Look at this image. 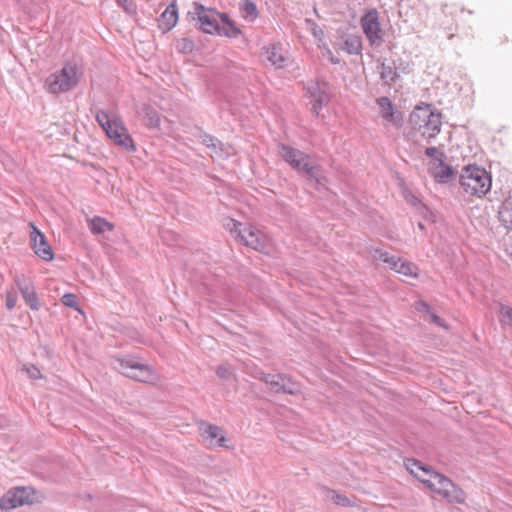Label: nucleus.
Masks as SVG:
<instances>
[{
	"label": "nucleus",
	"instance_id": "obj_1",
	"mask_svg": "<svg viewBox=\"0 0 512 512\" xmlns=\"http://www.w3.org/2000/svg\"><path fill=\"white\" fill-rule=\"evenodd\" d=\"M188 17L196 21L199 29L207 34H218L229 38H236L241 34V30L226 13L208 9L199 2L193 3V11L188 12Z\"/></svg>",
	"mask_w": 512,
	"mask_h": 512
},
{
	"label": "nucleus",
	"instance_id": "obj_2",
	"mask_svg": "<svg viewBox=\"0 0 512 512\" xmlns=\"http://www.w3.org/2000/svg\"><path fill=\"white\" fill-rule=\"evenodd\" d=\"M412 465L421 470L423 475H419L413 468H411V473L432 491L447 499L448 502L463 503L465 501L463 490L457 487L449 478L423 466L418 460H412Z\"/></svg>",
	"mask_w": 512,
	"mask_h": 512
},
{
	"label": "nucleus",
	"instance_id": "obj_3",
	"mask_svg": "<svg viewBox=\"0 0 512 512\" xmlns=\"http://www.w3.org/2000/svg\"><path fill=\"white\" fill-rule=\"evenodd\" d=\"M441 116L431 104L417 105L409 115L411 134H419L428 141L434 139L441 131Z\"/></svg>",
	"mask_w": 512,
	"mask_h": 512
},
{
	"label": "nucleus",
	"instance_id": "obj_4",
	"mask_svg": "<svg viewBox=\"0 0 512 512\" xmlns=\"http://www.w3.org/2000/svg\"><path fill=\"white\" fill-rule=\"evenodd\" d=\"M459 183L465 194L482 197L491 189V175L477 165H467L462 168Z\"/></svg>",
	"mask_w": 512,
	"mask_h": 512
},
{
	"label": "nucleus",
	"instance_id": "obj_5",
	"mask_svg": "<svg viewBox=\"0 0 512 512\" xmlns=\"http://www.w3.org/2000/svg\"><path fill=\"white\" fill-rule=\"evenodd\" d=\"M96 121L116 145L130 152L136 150L133 139L121 120L111 117L105 110H100L96 113Z\"/></svg>",
	"mask_w": 512,
	"mask_h": 512
},
{
	"label": "nucleus",
	"instance_id": "obj_6",
	"mask_svg": "<svg viewBox=\"0 0 512 512\" xmlns=\"http://www.w3.org/2000/svg\"><path fill=\"white\" fill-rule=\"evenodd\" d=\"M77 83V67L71 64H67L59 71L52 73L45 81V85L49 92L54 94L67 92L74 88Z\"/></svg>",
	"mask_w": 512,
	"mask_h": 512
},
{
	"label": "nucleus",
	"instance_id": "obj_7",
	"mask_svg": "<svg viewBox=\"0 0 512 512\" xmlns=\"http://www.w3.org/2000/svg\"><path fill=\"white\" fill-rule=\"evenodd\" d=\"M35 490L32 487L18 486L9 489L0 498L1 510H12L35 502Z\"/></svg>",
	"mask_w": 512,
	"mask_h": 512
},
{
	"label": "nucleus",
	"instance_id": "obj_8",
	"mask_svg": "<svg viewBox=\"0 0 512 512\" xmlns=\"http://www.w3.org/2000/svg\"><path fill=\"white\" fill-rule=\"evenodd\" d=\"M114 364L121 374L131 379L140 382H149L153 379L151 368L138 362L135 358H116Z\"/></svg>",
	"mask_w": 512,
	"mask_h": 512
},
{
	"label": "nucleus",
	"instance_id": "obj_9",
	"mask_svg": "<svg viewBox=\"0 0 512 512\" xmlns=\"http://www.w3.org/2000/svg\"><path fill=\"white\" fill-rule=\"evenodd\" d=\"M256 377L269 385L270 389L275 393H284L289 395H298L301 393L300 385L285 374H268L259 372Z\"/></svg>",
	"mask_w": 512,
	"mask_h": 512
},
{
	"label": "nucleus",
	"instance_id": "obj_10",
	"mask_svg": "<svg viewBox=\"0 0 512 512\" xmlns=\"http://www.w3.org/2000/svg\"><path fill=\"white\" fill-rule=\"evenodd\" d=\"M361 27L371 45L383 42V31L380 27L379 14L376 9H370L361 17Z\"/></svg>",
	"mask_w": 512,
	"mask_h": 512
},
{
	"label": "nucleus",
	"instance_id": "obj_11",
	"mask_svg": "<svg viewBox=\"0 0 512 512\" xmlns=\"http://www.w3.org/2000/svg\"><path fill=\"white\" fill-rule=\"evenodd\" d=\"M445 158V154L440 153L439 157L430 160L428 164L429 174L438 183H448L452 180H455L458 175L456 168L448 165L445 162Z\"/></svg>",
	"mask_w": 512,
	"mask_h": 512
},
{
	"label": "nucleus",
	"instance_id": "obj_12",
	"mask_svg": "<svg viewBox=\"0 0 512 512\" xmlns=\"http://www.w3.org/2000/svg\"><path fill=\"white\" fill-rule=\"evenodd\" d=\"M290 166L299 174L309 180H314L318 184H323L326 180L325 177L321 175L320 167L312 161L310 155L304 152H302L301 157H298Z\"/></svg>",
	"mask_w": 512,
	"mask_h": 512
},
{
	"label": "nucleus",
	"instance_id": "obj_13",
	"mask_svg": "<svg viewBox=\"0 0 512 512\" xmlns=\"http://www.w3.org/2000/svg\"><path fill=\"white\" fill-rule=\"evenodd\" d=\"M328 90L329 85L323 80H317L308 85L307 91L311 98L312 112L315 115H318L322 107L328 104L330 100Z\"/></svg>",
	"mask_w": 512,
	"mask_h": 512
},
{
	"label": "nucleus",
	"instance_id": "obj_14",
	"mask_svg": "<svg viewBox=\"0 0 512 512\" xmlns=\"http://www.w3.org/2000/svg\"><path fill=\"white\" fill-rule=\"evenodd\" d=\"M236 239L244 245L259 250L262 245L261 234L259 230L252 226H243L241 223H234V229L231 230Z\"/></svg>",
	"mask_w": 512,
	"mask_h": 512
},
{
	"label": "nucleus",
	"instance_id": "obj_15",
	"mask_svg": "<svg viewBox=\"0 0 512 512\" xmlns=\"http://www.w3.org/2000/svg\"><path fill=\"white\" fill-rule=\"evenodd\" d=\"M14 282L21 293L25 303L35 311L40 309L39 298L36 293L33 282L24 275H17Z\"/></svg>",
	"mask_w": 512,
	"mask_h": 512
},
{
	"label": "nucleus",
	"instance_id": "obj_16",
	"mask_svg": "<svg viewBox=\"0 0 512 512\" xmlns=\"http://www.w3.org/2000/svg\"><path fill=\"white\" fill-rule=\"evenodd\" d=\"M376 103L379 106V115L388 123L396 128H400L403 125V114L398 111L392 101L382 96L376 99Z\"/></svg>",
	"mask_w": 512,
	"mask_h": 512
},
{
	"label": "nucleus",
	"instance_id": "obj_17",
	"mask_svg": "<svg viewBox=\"0 0 512 512\" xmlns=\"http://www.w3.org/2000/svg\"><path fill=\"white\" fill-rule=\"evenodd\" d=\"M32 227L31 232V243L32 249L35 254L45 261H51L54 258V254L51 246L46 240V237L42 232H40L33 223L30 224Z\"/></svg>",
	"mask_w": 512,
	"mask_h": 512
},
{
	"label": "nucleus",
	"instance_id": "obj_18",
	"mask_svg": "<svg viewBox=\"0 0 512 512\" xmlns=\"http://www.w3.org/2000/svg\"><path fill=\"white\" fill-rule=\"evenodd\" d=\"M377 71L382 84L385 86L391 87L400 78L396 63L391 59H379Z\"/></svg>",
	"mask_w": 512,
	"mask_h": 512
},
{
	"label": "nucleus",
	"instance_id": "obj_19",
	"mask_svg": "<svg viewBox=\"0 0 512 512\" xmlns=\"http://www.w3.org/2000/svg\"><path fill=\"white\" fill-rule=\"evenodd\" d=\"M201 435L210 445L217 447H227L226 438L222 433V429L213 424H202L200 427Z\"/></svg>",
	"mask_w": 512,
	"mask_h": 512
},
{
	"label": "nucleus",
	"instance_id": "obj_20",
	"mask_svg": "<svg viewBox=\"0 0 512 512\" xmlns=\"http://www.w3.org/2000/svg\"><path fill=\"white\" fill-rule=\"evenodd\" d=\"M267 60L276 68H283L286 65L287 58L282 53L280 45L273 44L266 49Z\"/></svg>",
	"mask_w": 512,
	"mask_h": 512
},
{
	"label": "nucleus",
	"instance_id": "obj_21",
	"mask_svg": "<svg viewBox=\"0 0 512 512\" xmlns=\"http://www.w3.org/2000/svg\"><path fill=\"white\" fill-rule=\"evenodd\" d=\"M498 218L502 225L512 230V196L505 199L498 211Z\"/></svg>",
	"mask_w": 512,
	"mask_h": 512
},
{
	"label": "nucleus",
	"instance_id": "obj_22",
	"mask_svg": "<svg viewBox=\"0 0 512 512\" xmlns=\"http://www.w3.org/2000/svg\"><path fill=\"white\" fill-rule=\"evenodd\" d=\"M178 20V12L175 4H170L161 14V22L166 30L172 29Z\"/></svg>",
	"mask_w": 512,
	"mask_h": 512
},
{
	"label": "nucleus",
	"instance_id": "obj_23",
	"mask_svg": "<svg viewBox=\"0 0 512 512\" xmlns=\"http://www.w3.org/2000/svg\"><path fill=\"white\" fill-rule=\"evenodd\" d=\"M278 154L280 157L287 162L289 165H291L298 157H301L302 151L293 148L291 146H288L283 143H278Z\"/></svg>",
	"mask_w": 512,
	"mask_h": 512
},
{
	"label": "nucleus",
	"instance_id": "obj_24",
	"mask_svg": "<svg viewBox=\"0 0 512 512\" xmlns=\"http://www.w3.org/2000/svg\"><path fill=\"white\" fill-rule=\"evenodd\" d=\"M89 229L93 234H102L106 231H112L114 226L106 219L95 216L89 221Z\"/></svg>",
	"mask_w": 512,
	"mask_h": 512
},
{
	"label": "nucleus",
	"instance_id": "obj_25",
	"mask_svg": "<svg viewBox=\"0 0 512 512\" xmlns=\"http://www.w3.org/2000/svg\"><path fill=\"white\" fill-rule=\"evenodd\" d=\"M374 257L383 263L387 264V266L390 269L397 268V262H400V258L396 257L395 255H391L388 252L380 249V248H374Z\"/></svg>",
	"mask_w": 512,
	"mask_h": 512
},
{
	"label": "nucleus",
	"instance_id": "obj_26",
	"mask_svg": "<svg viewBox=\"0 0 512 512\" xmlns=\"http://www.w3.org/2000/svg\"><path fill=\"white\" fill-rule=\"evenodd\" d=\"M344 49L351 55H357L361 53L362 41L359 36H349L344 42Z\"/></svg>",
	"mask_w": 512,
	"mask_h": 512
},
{
	"label": "nucleus",
	"instance_id": "obj_27",
	"mask_svg": "<svg viewBox=\"0 0 512 512\" xmlns=\"http://www.w3.org/2000/svg\"><path fill=\"white\" fill-rule=\"evenodd\" d=\"M326 496L330 498L335 504L350 507L354 505V500L349 499L346 495L340 494L335 490L327 489Z\"/></svg>",
	"mask_w": 512,
	"mask_h": 512
},
{
	"label": "nucleus",
	"instance_id": "obj_28",
	"mask_svg": "<svg viewBox=\"0 0 512 512\" xmlns=\"http://www.w3.org/2000/svg\"><path fill=\"white\" fill-rule=\"evenodd\" d=\"M241 12L242 16L249 21L255 20L258 16L257 6L252 0H243Z\"/></svg>",
	"mask_w": 512,
	"mask_h": 512
},
{
	"label": "nucleus",
	"instance_id": "obj_29",
	"mask_svg": "<svg viewBox=\"0 0 512 512\" xmlns=\"http://www.w3.org/2000/svg\"><path fill=\"white\" fill-rule=\"evenodd\" d=\"M202 143L205 144L208 148H211L216 154H218V150L222 151V142L216 137L210 134L202 135Z\"/></svg>",
	"mask_w": 512,
	"mask_h": 512
},
{
	"label": "nucleus",
	"instance_id": "obj_30",
	"mask_svg": "<svg viewBox=\"0 0 512 512\" xmlns=\"http://www.w3.org/2000/svg\"><path fill=\"white\" fill-rule=\"evenodd\" d=\"M400 274L416 278L418 276V268L412 262L403 261L400 263Z\"/></svg>",
	"mask_w": 512,
	"mask_h": 512
},
{
	"label": "nucleus",
	"instance_id": "obj_31",
	"mask_svg": "<svg viewBox=\"0 0 512 512\" xmlns=\"http://www.w3.org/2000/svg\"><path fill=\"white\" fill-rule=\"evenodd\" d=\"M465 9L458 4H443L442 5V12L445 16H450L452 19H454L459 13H463Z\"/></svg>",
	"mask_w": 512,
	"mask_h": 512
},
{
	"label": "nucleus",
	"instance_id": "obj_32",
	"mask_svg": "<svg viewBox=\"0 0 512 512\" xmlns=\"http://www.w3.org/2000/svg\"><path fill=\"white\" fill-rule=\"evenodd\" d=\"M146 121L147 126L150 128H157L160 126V117L153 109L148 108L146 110Z\"/></svg>",
	"mask_w": 512,
	"mask_h": 512
},
{
	"label": "nucleus",
	"instance_id": "obj_33",
	"mask_svg": "<svg viewBox=\"0 0 512 512\" xmlns=\"http://www.w3.org/2000/svg\"><path fill=\"white\" fill-rule=\"evenodd\" d=\"M499 313L500 321L512 327V307L501 305Z\"/></svg>",
	"mask_w": 512,
	"mask_h": 512
},
{
	"label": "nucleus",
	"instance_id": "obj_34",
	"mask_svg": "<svg viewBox=\"0 0 512 512\" xmlns=\"http://www.w3.org/2000/svg\"><path fill=\"white\" fill-rule=\"evenodd\" d=\"M306 25L316 39L322 40L324 32L319 25H317L313 20L310 19H306Z\"/></svg>",
	"mask_w": 512,
	"mask_h": 512
},
{
	"label": "nucleus",
	"instance_id": "obj_35",
	"mask_svg": "<svg viewBox=\"0 0 512 512\" xmlns=\"http://www.w3.org/2000/svg\"><path fill=\"white\" fill-rule=\"evenodd\" d=\"M61 302L67 307L78 309L77 296L75 294L67 293L63 295Z\"/></svg>",
	"mask_w": 512,
	"mask_h": 512
},
{
	"label": "nucleus",
	"instance_id": "obj_36",
	"mask_svg": "<svg viewBox=\"0 0 512 512\" xmlns=\"http://www.w3.org/2000/svg\"><path fill=\"white\" fill-rule=\"evenodd\" d=\"M26 373L28 374L29 378L33 380H37L42 378L41 371L35 366V365H24L23 368Z\"/></svg>",
	"mask_w": 512,
	"mask_h": 512
},
{
	"label": "nucleus",
	"instance_id": "obj_37",
	"mask_svg": "<svg viewBox=\"0 0 512 512\" xmlns=\"http://www.w3.org/2000/svg\"><path fill=\"white\" fill-rule=\"evenodd\" d=\"M216 374L221 379H229L232 376V369L227 365H220L216 369Z\"/></svg>",
	"mask_w": 512,
	"mask_h": 512
},
{
	"label": "nucleus",
	"instance_id": "obj_38",
	"mask_svg": "<svg viewBox=\"0 0 512 512\" xmlns=\"http://www.w3.org/2000/svg\"><path fill=\"white\" fill-rule=\"evenodd\" d=\"M194 48V43L193 41L187 39V38H183L181 40V42L179 43V50L181 52H191Z\"/></svg>",
	"mask_w": 512,
	"mask_h": 512
},
{
	"label": "nucleus",
	"instance_id": "obj_39",
	"mask_svg": "<svg viewBox=\"0 0 512 512\" xmlns=\"http://www.w3.org/2000/svg\"><path fill=\"white\" fill-rule=\"evenodd\" d=\"M115 1L120 7H122L128 13H132L135 9L133 0H115Z\"/></svg>",
	"mask_w": 512,
	"mask_h": 512
},
{
	"label": "nucleus",
	"instance_id": "obj_40",
	"mask_svg": "<svg viewBox=\"0 0 512 512\" xmlns=\"http://www.w3.org/2000/svg\"><path fill=\"white\" fill-rule=\"evenodd\" d=\"M17 298L12 292L6 293V307L11 310L16 306Z\"/></svg>",
	"mask_w": 512,
	"mask_h": 512
},
{
	"label": "nucleus",
	"instance_id": "obj_41",
	"mask_svg": "<svg viewBox=\"0 0 512 512\" xmlns=\"http://www.w3.org/2000/svg\"><path fill=\"white\" fill-rule=\"evenodd\" d=\"M440 153H442V152L439 151V149L435 146L427 147L425 149V155L427 157L431 158V160L436 159V157H439Z\"/></svg>",
	"mask_w": 512,
	"mask_h": 512
},
{
	"label": "nucleus",
	"instance_id": "obj_42",
	"mask_svg": "<svg viewBox=\"0 0 512 512\" xmlns=\"http://www.w3.org/2000/svg\"><path fill=\"white\" fill-rule=\"evenodd\" d=\"M415 309L419 312H426V313L430 312L429 305L424 301H417L415 303Z\"/></svg>",
	"mask_w": 512,
	"mask_h": 512
},
{
	"label": "nucleus",
	"instance_id": "obj_43",
	"mask_svg": "<svg viewBox=\"0 0 512 512\" xmlns=\"http://www.w3.org/2000/svg\"><path fill=\"white\" fill-rule=\"evenodd\" d=\"M430 321L438 326H442V319L434 313H430Z\"/></svg>",
	"mask_w": 512,
	"mask_h": 512
},
{
	"label": "nucleus",
	"instance_id": "obj_44",
	"mask_svg": "<svg viewBox=\"0 0 512 512\" xmlns=\"http://www.w3.org/2000/svg\"><path fill=\"white\" fill-rule=\"evenodd\" d=\"M328 55L331 63L338 64L340 62V59L338 57H335L330 50H328Z\"/></svg>",
	"mask_w": 512,
	"mask_h": 512
},
{
	"label": "nucleus",
	"instance_id": "obj_45",
	"mask_svg": "<svg viewBox=\"0 0 512 512\" xmlns=\"http://www.w3.org/2000/svg\"><path fill=\"white\" fill-rule=\"evenodd\" d=\"M404 260H402L400 258V262H397V268L393 269L394 271H396L397 273H400V263L403 262Z\"/></svg>",
	"mask_w": 512,
	"mask_h": 512
},
{
	"label": "nucleus",
	"instance_id": "obj_46",
	"mask_svg": "<svg viewBox=\"0 0 512 512\" xmlns=\"http://www.w3.org/2000/svg\"><path fill=\"white\" fill-rule=\"evenodd\" d=\"M419 228H421V229H423V228H424V226H423V224H422V223H419Z\"/></svg>",
	"mask_w": 512,
	"mask_h": 512
}]
</instances>
